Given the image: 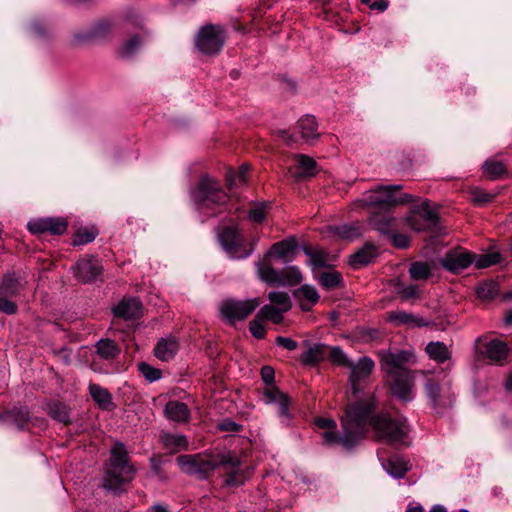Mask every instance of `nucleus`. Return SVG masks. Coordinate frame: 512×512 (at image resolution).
I'll return each instance as SVG.
<instances>
[{
    "label": "nucleus",
    "mask_w": 512,
    "mask_h": 512,
    "mask_svg": "<svg viewBox=\"0 0 512 512\" xmlns=\"http://www.w3.org/2000/svg\"><path fill=\"white\" fill-rule=\"evenodd\" d=\"M375 409L373 399L360 401L346 409L342 417L343 436L341 442L346 448H352L364 438L368 425H371L377 437L389 444L403 443L408 426L405 420H394L384 415L371 416Z\"/></svg>",
    "instance_id": "1"
},
{
    "label": "nucleus",
    "mask_w": 512,
    "mask_h": 512,
    "mask_svg": "<svg viewBox=\"0 0 512 512\" xmlns=\"http://www.w3.org/2000/svg\"><path fill=\"white\" fill-rule=\"evenodd\" d=\"M176 462L184 473L199 479L207 478L217 467L224 466L227 471L228 486L241 485L246 478L243 471L239 469V459L231 453L221 456L180 455L176 458Z\"/></svg>",
    "instance_id": "2"
},
{
    "label": "nucleus",
    "mask_w": 512,
    "mask_h": 512,
    "mask_svg": "<svg viewBox=\"0 0 512 512\" xmlns=\"http://www.w3.org/2000/svg\"><path fill=\"white\" fill-rule=\"evenodd\" d=\"M135 475L134 467L129 463L128 452L121 442L111 448L110 460L106 465L103 477V487L118 493L123 486L131 482Z\"/></svg>",
    "instance_id": "3"
},
{
    "label": "nucleus",
    "mask_w": 512,
    "mask_h": 512,
    "mask_svg": "<svg viewBox=\"0 0 512 512\" xmlns=\"http://www.w3.org/2000/svg\"><path fill=\"white\" fill-rule=\"evenodd\" d=\"M401 185L377 186L374 189L366 191L363 196L356 201L359 206H372L381 211L389 212L391 208L403 205L414 200L408 193H401Z\"/></svg>",
    "instance_id": "4"
},
{
    "label": "nucleus",
    "mask_w": 512,
    "mask_h": 512,
    "mask_svg": "<svg viewBox=\"0 0 512 512\" xmlns=\"http://www.w3.org/2000/svg\"><path fill=\"white\" fill-rule=\"evenodd\" d=\"M419 373L426 379L425 393L435 411L440 413L454 404L456 395L451 389L450 380L441 382L442 372H439L437 377H434V373L429 370H421Z\"/></svg>",
    "instance_id": "5"
},
{
    "label": "nucleus",
    "mask_w": 512,
    "mask_h": 512,
    "mask_svg": "<svg viewBox=\"0 0 512 512\" xmlns=\"http://www.w3.org/2000/svg\"><path fill=\"white\" fill-rule=\"evenodd\" d=\"M219 241L230 258L239 260L245 259L253 253L257 239H253L248 247L246 239L239 229L236 226H227L220 232Z\"/></svg>",
    "instance_id": "6"
},
{
    "label": "nucleus",
    "mask_w": 512,
    "mask_h": 512,
    "mask_svg": "<svg viewBox=\"0 0 512 512\" xmlns=\"http://www.w3.org/2000/svg\"><path fill=\"white\" fill-rule=\"evenodd\" d=\"M193 198L199 209L223 206L228 202V195L220 188L218 182L211 178H203L193 191Z\"/></svg>",
    "instance_id": "7"
},
{
    "label": "nucleus",
    "mask_w": 512,
    "mask_h": 512,
    "mask_svg": "<svg viewBox=\"0 0 512 512\" xmlns=\"http://www.w3.org/2000/svg\"><path fill=\"white\" fill-rule=\"evenodd\" d=\"M257 272L261 280L271 285H289L299 284L303 277L297 266H288L282 270L274 269L268 262H258L256 264Z\"/></svg>",
    "instance_id": "8"
},
{
    "label": "nucleus",
    "mask_w": 512,
    "mask_h": 512,
    "mask_svg": "<svg viewBox=\"0 0 512 512\" xmlns=\"http://www.w3.org/2000/svg\"><path fill=\"white\" fill-rule=\"evenodd\" d=\"M225 42V30L220 25L208 24L199 29L195 46L205 55L218 54Z\"/></svg>",
    "instance_id": "9"
},
{
    "label": "nucleus",
    "mask_w": 512,
    "mask_h": 512,
    "mask_svg": "<svg viewBox=\"0 0 512 512\" xmlns=\"http://www.w3.org/2000/svg\"><path fill=\"white\" fill-rule=\"evenodd\" d=\"M380 357V365L382 370L392 376H405L411 373L410 370L405 368V364L409 363L413 358V354L409 351H380L378 353Z\"/></svg>",
    "instance_id": "10"
},
{
    "label": "nucleus",
    "mask_w": 512,
    "mask_h": 512,
    "mask_svg": "<svg viewBox=\"0 0 512 512\" xmlns=\"http://www.w3.org/2000/svg\"><path fill=\"white\" fill-rule=\"evenodd\" d=\"M260 302L257 298L247 300H224L220 305V313L230 324L237 320L247 318L258 306Z\"/></svg>",
    "instance_id": "11"
},
{
    "label": "nucleus",
    "mask_w": 512,
    "mask_h": 512,
    "mask_svg": "<svg viewBox=\"0 0 512 512\" xmlns=\"http://www.w3.org/2000/svg\"><path fill=\"white\" fill-rule=\"evenodd\" d=\"M475 349L479 357L498 365H503L509 354L507 344L499 339L484 342L483 338H478L475 341Z\"/></svg>",
    "instance_id": "12"
},
{
    "label": "nucleus",
    "mask_w": 512,
    "mask_h": 512,
    "mask_svg": "<svg viewBox=\"0 0 512 512\" xmlns=\"http://www.w3.org/2000/svg\"><path fill=\"white\" fill-rule=\"evenodd\" d=\"M297 132L288 134L285 131H281L280 135L282 139L288 144L297 143L299 140H303L306 143L317 139L319 137L318 125L314 116L306 115L302 117L297 123Z\"/></svg>",
    "instance_id": "13"
},
{
    "label": "nucleus",
    "mask_w": 512,
    "mask_h": 512,
    "mask_svg": "<svg viewBox=\"0 0 512 512\" xmlns=\"http://www.w3.org/2000/svg\"><path fill=\"white\" fill-rule=\"evenodd\" d=\"M407 221L413 230L421 232L435 227L438 224L439 216L436 209L432 208L428 201H424L413 210V214Z\"/></svg>",
    "instance_id": "14"
},
{
    "label": "nucleus",
    "mask_w": 512,
    "mask_h": 512,
    "mask_svg": "<svg viewBox=\"0 0 512 512\" xmlns=\"http://www.w3.org/2000/svg\"><path fill=\"white\" fill-rule=\"evenodd\" d=\"M75 277L83 283L94 282L102 273V266L95 257L78 260L73 267Z\"/></svg>",
    "instance_id": "15"
},
{
    "label": "nucleus",
    "mask_w": 512,
    "mask_h": 512,
    "mask_svg": "<svg viewBox=\"0 0 512 512\" xmlns=\"http://www.w3.org/2000/svg\"><path fill=\"white\" fill-rule=\"evenodd\" d=\"M474 261V254L463 250L455 249L447 252L441 259L440 264L448 271L458 273L466 269Z\"/></svg>",
    "instance_id": "16"
},
{
    "label": "nucleus",
    "mask_w": 512,
    "mask_h": 512,
    "mask_svg": "<svg viewBox=\"0 0 512 512\" xmlns=\"http://www.w3.org/2000/svg\"><path fill=\"white\" fill-rule=\"evenodd\" d=\"M349 369V382L352 392L357 394L360 391L359 383L370 376L374 369V362L371 358L365 356L360 358L356 364L351 361Z\"/></svg>",
    "instance_id": "17"
},
{
    "label": "nucleus",
    "mask_w": 512,
    "mask_h": 512,
    "mask_svg": "<svg viewBox=\"0 0 512 512\" xmlns=\"http://www.w3.org/2000/svg\"><path fill=\"white\" fill-rule=\"evenodd\" d=\"M296 254L297 242L294 238H288L274 243L261 262H268L269 258H278L287 263L293 261Z\"/></svg>",
    "instance_id": "18"
},
{
    "label": "nucleus",
    "mask_w": 512,
    "mask_h": 512,
    "mask_svg": "<svg viewBox=\"0 0 512 512\" xmlns=\"http://www.w3.org/2000/svg\"><path fill=\"white\" fill-rule=\"evenodd\" d=\"M264 401L267 404L279 405V417L284 424H288L290 420L289 404L290 398L275 386L266 388L263 392Z\"/></svg>",
    "instance_id": "19"
},
{
    "label": "nucleus",
    "mask_w": 512,
    "mask_h": 512,
    "mask_svg": "<svg viewBox=\"0 0 512 512\" xmlns=\"http://www.w3.org/2000/svg\"><path fill=\"white\" fill-rule=\"evenodd\" d=\"M388 320L396 326L404 325L408 328H421L433 324L432 321L421 318L413 313L401 310L389 312Z\"/></svg>",
    "instance_id": "20"
},
{
    "label": "nucleus",
    "mask_w": 512,
    "mask_h": 512,
    "mask_svg": "<svg viewBox=\"0 0 512 512\" xmlns=\"http://www.w3.org/2000/svg\"><path fill=\"white\" fill-rule=\"evenodd\" d=\"M393 379L391 384L392 394L402 401L408 402L413 399L412 388L414 384L413 373H408L405 376H392Z\"/></svg>",
    "instance_id": "21"
},
{
    "label": "nucleus",
    "mask_w": 512,
    "mask_h": 512,
    "mask_svg": "<svg viewBox=\"0 0 512 512\" xmlns=\"http://www.w3.org/2000/svg\"><path fill=\"white\" fill-rule=\"evenodd\" d=\"M113 313L124 320L136 319L141 314V303L136 298L123 299L113 308Z\"/></svg>",
    "instance_id": "22"
},
{
    "label": "nucleus",
    "mask_w": 512,
    "mask_h": 512,
    "mask_svg": "<svg viewBox=\"0 0 512 512\" xmlns=\"http://www.w3.org/2000/svg\"><path fill=\"white\" fill-rule=\"evenodd\" d=\"M166 417L177 423L187 422L190 418V410L188 406L180 401H169L165 405Z\"/></svg>",
    "instance_id": "23"
},
{
    "label": "nucleus",
    "mask_w": 512,
    "mask_h": 512,
    "mask_svg": "<svg viewBox=\"0 0 512 512\" xmlns=\"http://www.w3.org/2000/svg\"><path fill=\"white\" fill-rule=\"evenodd\" d=\"M378 256V249L371 243L365 244L361 249L349 257V263L354 268H359L370 263Z\"/></svg>",
    "instance_id": "24"
},
{
    "label": "nucleus",
    "mask_w": 512,
    "mask_h": 512,
    "mask_svg": "<svg viewBox=\"0 0 512 512\" xmlns=\"http://www.w3.org/2000/svg\"><path fill=\"white\" fill-rule=\"evenodd\" d=\"M89 393L94 402L103 410H111L114 406L111 393L104 387L90 383Z\"/></svg>",
    "instance_id": "25"
},
{
    "label": "nucleus",
    "mask_w": 512,
    "mask_h": 512,
    "mask_svg": "<svg viewBox=\"0 0 512 512\" xmlns=\"http://www.w3.org/2000/svg\"><path fill=\"white\" fill-rule=\"evenodd\" d=\"M425 352L431 360L438 364H443L451 358V351L445 343L440 341L429 342L425 347Z\"/></svg>",
    "instance_id": "26"
},
{
    "label": "nucleus",
    "mask_w": 512,
    "mask_h": 512,
    "mask_svg": "<svg viewBox=\"0 0 512 512\" xmlns=\"http://www.w3.org/2000/svg\"><path fill=\"white\" fill-rule=\"evenodd\" d=\"M297 169L295 177L298 179L310 178L317 174L316 161L304 154L296 155Z\"/></svg>",
    "instance_id": "27"
},
{
    "label": "nucleus",
    "mask_w": 512,
    "mask_h": 512,
    "mask_svg": "<svg viewBox=\"0 0 512 512\" xmlns=\"http://www.w3.org/2000/svg\"><path fill=\"white\" fill-rule=\"evenodd\" d=\"M24 284L14 274H6L0 282V296L16 297Z\"/></svg>",
    "instance_id": "28"
},
{
    "label": "nucleus",
    "mask_w": 512,
    "mask_h": 512,
    "mask_svg": "<svg viewBox=\"0 0 512 512\" xmlns=\"http://www.w3.org/2000/svg\"><path fill=\"white\" fill-rule=\"evenodd\" d=\"M329 347L322 343L310 346L302 355L301 361L305 365H314L324 360L328 355Z\"/></svg>",
    "instance_id": "29"
},
{
    "label": "nucleus",
    "mask_w": 512,
    "mask_h": 512,
    "mask_svg": "<svg viewBox=\"0 0 512 512\" xmlns=\"http://www.w3.org/2000/svg\"><path fill=\"white\" fill-rule=\"evenodd\" d=\"M189 442L183 434H164L162 435V447L171 453H177L188 449Z\"/></svg>",
    "instance_id": "30"
},
{
    "label": "nucleus",
    "mask_w": 512,
    "mask_h": 512,
    "mask_svg": "<svg viewBox=\"0 0 512 512\" xmlns=\"http://www.w3.org/2000/svg\"><path fill=\"white\" fill-rule=\"evenodd\" d=\"M315 424L320 429L327 430L322 434V437H323V440L325 443H327V444L340 443L341 445H343V443L340 440L341 437L343 436V434L341 436H338L333 431V429L336 428V423L333 419L320 417L315 420Z\"/></svg>",
    "instance_id": "31"
},
{
    "label": "nucleus",
    "mask_w": 512,
    "mask_h": 512,
    "mask_svg": "<svg viewBox=\"0 0 512 512\" xmlns=\"http://www.w3.org/2000/svg\"><path fill=\"white\" fill-rule=\"evenodd\" d=\"M295 296L299 299L304 298L307 302H300V307L303 311H309L313 305L319 301V294L316 288L312 285L305 284L301 286L296 292Z\"/></svg>",
    "instance_id": "32"
},
{
    "label": "nucleus",
    "mask_w": 512,
    "mask_h": 512,
    "mask_svg": "<svg viewBox=\"0 0 512 512\" xmlns=\"http://www.w3.org/2000/svg\"><path fill=\"white\" fill-rule=\"evenodd\" d=\"M369 222L377 231L383 234H390L392 232L394 218L388 212L384 214L375 212L371 215Z\"/></svg>",
    "instance_id": "33"
},
{
    "label": "nucleus",
    "mask_w": 512,
    "mask_h": 512,
    "mask_svg": "<svg viewBox=\"0 0 512 512\" xmlns=\"http://www.w3.org/2000/svg\"><path fill=\"white\" fill-rule=\"evenodd\" d=\"M482 169L483 174L489 180L499 179L507 172L505 164L495 158L486 160L482 166Z\"/></svg>",
    "instance_id": "34"
},
{
    "label": "nucleus",
    "mask_w": 512,
    "mask_h": 512,
    "mask_svg": "<svg viewBox=\"0 0 512 512\" xmlns=\"http://www.w3.org/2000/svg\"><path fill=\"white\" fill-rule=\"evenodd\" d=\"M383 468L394 478H402L408 471V462L404 459L394 456L383 462Z\"/></svg>",
    "instance_id": "35"
},
{
    "label": "nucleus",
    "mask_w": 512,
    "mask_h": 512,
    "mask_svg": "<svg viewBox=\"0 0 512 512\" xmlns=\"http://www.w3.org/2000/svg\"><path fill=\"white\" fill-rule=\"evenodd\" d=\"M110 30V25L106 21L98 22L91 33H78L73 36L72 42L74 45L86 42L94 37L104 36Z\"/></svg>",
    "instance_id": "36"
},
{
    "label": "nucleus",
    "mask_w": 512,
    "mask_h": 512,
    "mask_svg": "<svg viewBox=\"0 0 512 512\" xmlns=\"http://www.w3.org/2000/svg\"><path fill=\"white\" fill-rule=\"evenodd\" d=\"M96 348L98 355L105 360L115 359L120 353L118 345L110 339L99 340Z\"/></svg>",
    "instance_id": "37"
},
{
    "label": "nucleus",
    "mask_w": 512,
    "mask_h": 512,
    "mask_svg": "<svg viewBox=\"0 0 512 512\" xmlns=\"http://www.w3.org/2000/svg\"><path fill=\"white\" fill-rule=\"evenodd\" d=\"M304 252L308 257V264L314 268L327 266L329 257L323 249L308 247L304 249Z\"/></svg>",
    "instance_id": "38"
},
{
    "label": "nucleus",
    "mask_w": 512,
    "mask_h": 512,
    "mask_svg": "<svg viewBox=\"0 0 512 512\" xmlns=\"http://www.w3.org/2000/svg\"><path fill=\"white\" fill-rule=\"evenodd\" d=\"M268 299L272 306L279 308L284 313L288 312L292 307L291 298L286 291H271L268 294Z\"/></svg>",
    "instance_id": "39"
},
{
    "label": "nucleus",
    "mask_w": 512,
    "mask_h": 512,
    "mask_svg": "<svg viewBox=\"0 0 512 512\" xmlns=\"http://www.w3.org/2000/svg\"><path fill=\"white\" fill-rule=\"evenodd\" d=\"M48 414L56 421L68 424L71 421L69 408L60 402L48 404Z\"/></svg>",
    "instance_id": "40"
},
{
    "label": "nucleus",
    "mask_w": 512,
    "mask_h": 512,
    "mask_svg": "<svg viewBox=\"0 0 512 512\" xmlns=\"http://www.w3.org/2000/svg\"><path fill=\"white\" fill-rule=\"evenodd\" d=\"M250 170L248 164H242L238 171L229 170L226 174V181L230 188L241 186L247 182V173Z\"/></svg>",
    "instance_id": "41"
},
{
    "label": "nucleus",
    "mask_w": 512,
    "mask_h": 512,
    "mask_svg": "<svg viewBox=\"0 0 512 512\" xmlns=\"http://www.w3.org/2000/svg\"><path fill=\"white\" fill-rule=\"evenodd\" d=\"M413 280H426L432 274V266L427 262H414L409 268Z\"/></svg>",
    "instance_id": "42"
},
{
    "label": "nucleus",
    "mask_w": 512,
    "mask_h": 512,
    "mask_svg": "<svg viewBox=\"0 0 512 512\" xmlns=\"http://www.w3.org/2000/svg\"><path fill=\"white\" fill-rule=\"evenodd\" d=\"M499 286L495 281H486L478 285L476 293L479 299L492 300L498 295Z\"/></svg>",
    "instance_id": "43"
},
{
    "label": "nucleus",
    "mask_w": 512,
    "mask_h": 512,
    "mask_svg": "<svg viewBox=\"0 0 512 512\" xmlns=\"http://www.w3.org/2000/svg\"><path fill=\"white\" fill-rule=\"evenodd\" d=\"M501 260L502 256L499 252H489L486 254L474 255L473 262L475 263L476 268L483 269L498 264Z\"/></svg>",
    "instance_id": "44"
},
{
    "label": "nucleus",
    "mask_w": 512,
    "mask_h": 512,
    "mask_svg": "<svg viewBox=\"0 0 512 512\" xmlns=\"http://www.w3.org/2000/svg\"><path fill=\"white\" fill-rule=\"evenodd\" d=\"M284 312L271 304L264 305L257 313L258 318L264 320H271L275 324H279L283 320Z\"/></svg>",
    "instance_id": "45"
},
{
    "label": "nucleus",
    "mask_w": 512,
    "mask_h": 512,
    "mask_svg": "<svg viewBox=\"0 0 512 512\" xmlns=\"http://www.w3.org/2000/svg\"><path fill=\"white\" fill-rule=\"evenodd\" d=\"M342 276L337 271H326L320 274L319 283L327 290L334 289L341 285Z\"/></svg>",
    "instance_id": "46"
},
{
    "label": "nucleus",
    "mask_w": 512,
    "mask_h": 512,
    "mask_svg": "<svg viewBox=\"0 0 512 512\" xmlns=\"http://www.w3.org/2000/svg\"><path fill=\"white\" fill-rule=\"evenodd\" d=\"M137 369L140 375L149 384L154 383L160 379V369L151 366L147 362H139L137 364Z\"/></svg>",
    "instance_id": "47"
},
{
    "label": "nucleus",
    "mask_w": 512,
    "mask_h": 512,
    "mask_svg": "<svg viewBox=\"0 0 512 512\" xmlns=\"http://www.w3.org/2000/svg\"><path fill=\"white\" fill-rule=\"evenodd\" d=\"M141 43V39L138 36H133L122 44L118 53L122 58H130L139 50Z\"/></svg>",
    "instance_id": "48"
},
{
    "label": "nucleus",
    "mask_w": 512,
    "mask_h": 512,
    "mask_svg": "<svg viewBox=\"0 0 512 512\" xmlns=\"http://www.w3.org/2000/svg\"><path fill=\"white\" fill-rule=\"evenodd\" d=\"M179 348L178 342L174 336L162 339V361H167L174 357Z\"/></svg>",
    "instance_id": "49"
},
{
    "label": "nucleus",
    "mask_w": 512,
    "mask_h": 512,
    "mask_svg": "<svg viewBox=\"0 0 512 512\" xmlns=\"http://www.w3.org/2000/svg\"><path fill=\"white\" fill-rule=\"evenodd\" d=\"M327 357L338 366L349 368L351 360L346 356L342 349L339 347H329Z\"/></svg>",
    "instance_id": "50"
},
{
    "label": "nucleus",
    "mask_w": 512,
    "mask_h": 512,
    "mask_svg": "<svg viewBox=\"0 0 512 512\" xmlns=\"http://www.w3.org/2000/svg\"><path fill=\"white\" fill-rule=\"evenodd\" d=\"M495 196L496 194L488 193L480 188H473L471 190V201L478 206L490 203Z\"/></svg>",
    "instance_id": "51"
},
{
    "label": "nucleus",
    "mask_w": 512,
    "mask_h": 512,
    "mask_svg": "<svg viewBox=\"0 0 512 512\" xmlns=\"http://www.w3.org/2000/svg\"><path fill=\"white\" fill-rule=\"evenodd\" d=\"M48 232L54 235L64 234L68 223L64 218H47Z\"/></svg>",
    "instance_id": "52"
},
{
    "label": "nucleus",
    "mask_w": 512,
    "mask_h": 512,
    "mask_svg": "<svg viewBox=\"0 0 512 512\" xmlns=\"http://www.w3.org/2000/svg\"><path fill=\"white\" fill-rule=\"evenodd\" d=\"M97 234H98V232L96 229L79 230L75 235L74 244L75 245L88 244L96 238Z\"/></svg>",
    "instance_id": "53"
},
{
    "label": "nucleus",
    "mask_w": 512,
    "mask_h": 512,
    "mask_svg": "<svg viewBox=\"0 0 512 512\" xmlns=\"http://www.w3.org/2000/svg\"><path fill=\"white\" fill-rule=\"evenodd\" d=\"M335 233L343 239H353L361 234L360 229L352 225H342L336 227Z\"/></svg>",
    "instance_id": "54"
},
{
    "label": "nucleus",
    "mask_w": 512,
    "mask_h": 512,
    "mask_svg": "<svg viewBox=\"0 0 512 512\" xmlns=\"http://www.w3.org/2000/svg\"><path fill=\"white\" fill-rule=\"evenodd\" d=\"M249 329L251 334L257 339H262L265 336L263 320L258 318V315L250 322Z\"/></svg>",
    "instance_id": "55"
},
{
    "label": "nucleus",
    "mask_w": 512,
    "mask_h": 512,
    "mask_svg": "<svg viewBox=\"0 0 512 512\" xmlns=\"http://www.w3.org/2000/svg\"><path fill=\"white\" fill-rule=\"evenodd\" d=\"M28 229L34 234L48 232L47 218L35 219L29 221Z\"/></svg>",
    "instance_id": "56"
},
{
    "label": "nucleus",
    "mask_w": 512,
    "mask_h": 512,
    "mask_svg": "<svg viewBox=\"0 0 512 512\" xmlns=\"http://www.w3.org/2000/svg\"><path fill=\"white\" fill-rule=\"evenodd\" d=\"M249 219L261 223L266 217V204H259L253 207L248 214Z\"/></svg>",
    "instance_id": "57"
},
{
    "label": "nucleus",
    "mask_w": 512,
    "mask_h": 512,
    "mask_svg": "<svg viewBox=\"0 0 512 512\" xmlns=\"http://www.w3.org/2000/svg\"><path fill=\"white\" fill-rule=\"evenodd\" d=\"M0 311L12 315L17 312V305L11 300V297L0 296Z\"/></svg>",
    "instance_id": "58"
},
{
    "label": "nucleus",
    "mask_w": 512,
    "mask_h": 512,
    "mask_svg": "<svg viewBox=\"0 0 512 512\" xmlns=\"http://www.w3.org/2000/svg\"><path fill=\"white\" fill-rule=\"evenodd\" d=\"M361 3L369 6V8L371 10H376V11H379V12H384L388 6H389V1L388 0H360Z\"/></svg>",
    "instance_id": "59"
},
{
    "label": "nucleus",
    "mask_w": 512,
    "mask_h": 512,
    "mask_svg": "<svg viewBox=\"0 0 512 512\" xmlns=\"http://www.w3.org/2000/svg\"><path fill=\"white\" fill-rule=\"evenodd\" d=\"M275 342L278 346H281L289 351H293L298 347V343L288 337L278 336Z\"/></svg>",
    "instance_id": "60"
},
{
    "label": "nucleus",
    "mask_w": 512,
    "mask_h": 512,
    "mask_svg": "<svg viewBox=\"0 0 512 512\" xmlns=\"http://www.w3.org/2000/svg\"><path fill=\"white\" fill-rule=\"evenodd\" d=\"M274 369L270 366H264L261 369V378L262 380L268 384L271 385L274 382Z\"/></svg>",
    "instance_id": "61"
},
{
    "label": "nucleus",
    "mask_w": 512,
    "mask_h": 512,
    "mask_svg": "<svg viewBox=\"0 0 512 512\" xmlns=\"http://www.w3.org/2000/svg\"><path fill=\"white\" fill-rule=\"evenodd\" d=\"M219 429L222 431H229V432H238L241 429V426L237 424L236 422H233L231 420H224L218 425Z\"/></svg>",
    "instance_id": "62"
},
{
    "label": "nucleus",
    "mask_w": 512,
    "mask_h": 512,
    "mask_svg": "<svg viewBox=\"0 0 512 512\" xmlns=\"http://www.w3.org/2000/svg\"><path fill=\"white\" fill-rule=\"evenodd\" d=\"M417 287L415 285H408L404 286L400 291L399 294L401 297L405 300L409 298H413L417 295Z\"/></svg>",
    "instance_id": "63"
},
{
    "label": "nucleus",
    "mask_w": 512,
    "mask_h": 512,
    "mask_svg": "<svg viewBox=\"0 0 512 512\" xmlns=\"http://www.w3.org/2000/svg\"><path fill=\"white\" fill-rule=\"evenodd\" d=\"M393 242L399 248H406L409 244V240L405 235L393 234Z\"/></svg>",
    "instance_id": "64"
}]
</instances>
